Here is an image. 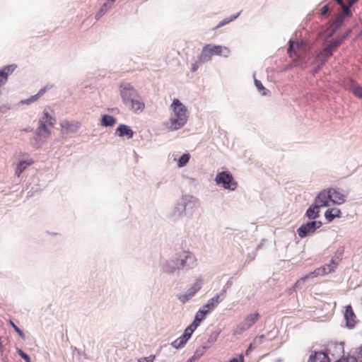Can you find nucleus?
<instances>
[{"label":"nucleus","mask_w":362,"mask_h":362,"mask_svg":"<svg viewBox=\"0 0 362 362\" xmlns=\"http://www.w3.org/2000/svg\"><path fill=\"white\" fill-rule=\"evenodd\" d=\"M120 95L124 105L132 112L139 114L145 109V103L139 92L129 83L119 86Z\"/></svg>","instance_id":"nucleus-1"},{"label":"nucleus","mask_w":362,"mask_h":362,"mask_svg":"<svg viewBox=\"0 0 362 362\" xmlns=\"http://www.w3.org/2000/svg\"><path fill=\"white\" fill-rule=\"evenodd\" d=\"M173 114L167 123L171 130H177L182 127L188 119L187 107L177 98L173 100L170 105Z\"/></svg>","instance_id":"nucleus-2"},{"label":"nucleus","mask_w":362,"mask_h":362,"mask_svg":"<svg viewBox=\"0 0 362 362\" xmlns=\"http://www.w3.org/2000/svg\"><path fill=\"white\" fill-rule=\"evenodd\" d=\"M344 40V37H336L329 42V43L317 55L316 60L320 63V66L328 61L333 52L341 45Z\"/></svg>","instance_id":"nucleus-3"},{"label":"nucleus","mask_w":362,"mask_h":362,"mask_svg":"<svg viewBox=\"0 0 362 362\" xmlns=\"http://www.w3.org/2000/svg\"><path fill=\"white\" fill-rule=\"evenodd\" d=\"M259 317L260 315L257 312L248 314L237 326L233 332V334L239 335L249 329L259 320Z\"/></svg>","instance_id":"nucleus-4"},{"label":"nucleus","mask_w":362,"mask_h":362,"mask_svg":"<svg viewBox=\"0 0 362 362\" xmlns=\"http://www.w3.org/2000/svg\"><path fill=\"white\" fill-rule=\"evenodd\" d=\"M216 182L218 184H222L224 188L230 190H234L237 187V182L234 180L232 175L227 172L218 173L216 177Z\"/></svg>","instance_id":"nucleus-5"},{"label":"nucleus","mask_w":362,"mask_h":362,"mask_svg":"<svg viewBox=\"0 0 362 362\" xmlns=\"http://www.w3.org/2000/svg\"><path fill=\"white\" fill-rule=\"evenodd\" d=\"M332 195L329 188L321 191L315 198V202H316L317 206L322 208L330 206L332 204Z\"/></svg>","instance_id":"nucleus-6"},{"label":"nucleus","mask_w":362,"mask_h":362,"mask_svg":"<svg viewBox=\"0 0 362 362\" xmlns=\"http://www.w3.org/2000/svg\"><path fill=\"white\" fill-rule=\"evenodd\" d=\"M322 226L320 221H313L305 224H303L297 230L298 234L300 238H304L308 233H314L317 228H319Z\"/></svg>","instance_id":"nucleus-7"},{"label":"nucleus","mask_w":362,"mask_h":362,"mask_svg":"<svg viewBox=\"0 0 362 362\" xmlns=\"http://www.w3.org/2000/svg\"><path fill=\"white\" fill-rule=\"evenodd\" d=\"M225 293L226 290H223L220 293H217L203 306V308L209 310V312L213 310L223 300Z\"/></svg>","instance_id":"nucleus-8"},{"label":"nucleus","mask_w":362,"mask_h":362,"mask_svg":"<svg viewBox=\"0 0 362 362\" xmlns=\"http://www.w3.org/2000/svg\"><path fill=\"white\" fill-rule=\"evenodd\" d=\"M344 318L346 320V326L349 328H353L358 322L357 317L351 305H348L346 307L345 313H344Z\"/></svg>","instance_id":"nucleus-9"},{"label":"nucleus","mask_w":362,"mask_h":362,"mask_svg":"<svg viewBox=\"0 0 362 362\" xmlns=\"http://www.w3.org/2000/svg\"><path fill=\"white\" fill-rule=\"evenodd\" d=\"M330 193L332 195V204H342L346 201V195L342 190L335 188H329Z\"/></svg>","instance_id":"nucleus-10"},{"label":"nucleus","mask_w":362,"mask_h":362,"mask_svg":"<svg viewBox=\"0 0 362 362\" xmlns=\"http://www.w3.org/2000/svg\"><path fill=\"white\" fill-rule=\"evenodd\" d=\"M304 49V45L303 42L290 41V45L288 48V53L291 57L294 56L300 57Z\"/></svg>","instance_id":"nucleus-11"},{"label":"nucleus","mask_w":362,"mask_h":362,"mask_svg":"<svg viewBox=\"0 0 362 362\" xmlns=\"http://www.w3.org/2000/svg\"><path fill=\"white\" fill-rule=\"evenodd\" d=\"M327 351L332 356H340L344 353L343 343H330L328 345Z\"/></svg>","instance_id":"nucleus-12"},{"label":"nucleus","mask_w":362,"mask_h":362,"mask_svg":"<svg viewBox=\"0 0 362 362\" xmlns=\"http://www.w3.org/2000/svg\"><path fill=\"white\" fill-rule=\"evenodd\" d=\"M116 134L120 137L126 136L127 139L133 137V130L126 124H119L116 129Z\"/></svg>","instance_id":"nucleus-13"},{"label":"nucleus","mask_w":362,"mask_h":362,"mask_svg":"<svg viewBox=\"0 0 362 362\" xmlns=\"http://www.w3.org/2000/svg\"><path fill=\"white\" fill-rule=\"evenodd\" d=\"M308 362H330V360L327 354L319 351L310 355Z\"/></svg>","instance_id":"nucleus-14"},{"label":"nucleus","mask_w":362,"mask_h":362,"mask_svg":"<svg viewBox=\"0 0 362 362\" xmlns=\"http://www.w3.org/2000/svg\"><path fill=\"white\" fill-rule=\"evenodd\" d=\"M209 50L211 52V56H213V55L227 56L229 54V49L227 47H222L221 45L211 46L209 45Z\"/></svg>","instance_id":"nucleus-15"},{"label":"nucleus","mask_w":362,"mask_h":362,"mask_svg":"<svg viewBox=\"0 0 362 362\" xmlns=\"http://www.w3.org/2000/svg\"><path fill=\"white\" fill-rule=\"evenodd\" d=\"M349 89L357 98L362 100V87L353 80L349 81Z\"/></svg>","instance_id":"nucleus-16"},{"label":"nucleus","mask_w":362,"mask_h":362,"mask_svg":"<svg viewBox=\"0 0 362 362\" xmlns=\"http://www.w3.org/2000/svg\"><path fill=\"white\" fill-rule=\"evenodd\" d=\"M61 127L66 133L74 132L79 127L78 122H72L67 120L63 121L61 123Z\"/></svg>","instance_id":"nucleus-17"},{"label":"nucleus","mask_w":362,"mask_h":362,"mask_svg":"<svg viewBox=\"0 0 362 362\" xmlns=\"http://www.w3.org/2000/svg\"><path fill=\"white\" fill-rule=\"evenodd\" d=\"M341 216V210L337 208L329 209L325 213V217L329 222L332 221L334 218H340Z\"/></svg>","instance_id":"nucleus-18"},{"label":"nucleus","mask_w":362,"mask_h":362,"mask_svg":"<svg viewBox=\"0 0 362 362\" xmlns=\"http://www.w3.org/2000/svg\"><path fill=\"white\" fill-rule=\"evenodd\" d=\"M33 163V160L32 159H28L26 160H22L17 164L15 175L17 177H20L22 173L28 167L29 165Z\"/></svg>","instance_id":"nucleus-19"},{"label":"nucleus","mask_w":362,"mask_h":362,"mask_svg":"<svg viewBox=\"0 0 362 362\" xmlns=\"http://www.w3.org/2000/svg\"><path fill=\"white\" fill-rule=\"evenodd\" d=\"M211 52L209 50V45H206L202 50V52L199 57V62H206L211 60Z\"/></svg>","instance_id":"nucleus-20"},{"label":"nucleus","mask_w":362,"mask_h":362,"mask_svg":"<svg viewBox=\"0 0 362 362\" xmlns=\"http://www.w3.org/2000/svg\"><path fill=\"white\" fill-rule=\"evenodd\" d=\"M321 208L320 206H317V204H316V202H315V205L313 206H310L307 211H306V216L308 218L310 219H315L319 216V209Z\"/></svg>","instance_id":"nucleus-21"},{"label":"nucleus","mask_w":362,"mask_h":362,"mask_svg":"<svg viewBox=\"0 0 362 362\" xmlns=\"http://www.w3.org/2000/svg\"><path fill=\"white\" fill-rule=\"evenodd\" d=\"M47 125L48 124H47L40 122V126L37 128V136L38 137H40V138L43 137L44 139H46L49 136L50 132L48 129Z\"/></svg>","instance_id":"nucleus-22"},{"label":"nucleus","mask_w":362,"mask_h":362,"mask_svg":"<svg viewBox=\"0 0 362 362\" xmlns=\"http://www.w3.org/2000/svg\"><path fill=\"white\" fill-rule=\"evenodd\" d=\"M209 313V310H205L204 308H202V309H200L197 313H196V315H195V318L194 320V321L192 322L193 323H195V325H197V326H199L200 322L204 319L206 315Z\"/></svg>","instance_id":"nucleus-23"},{"label":"nucleus","mask_w":362,"mask_h":362,"mask_svg":"<svg viewBox=\"0 0 362 362\" xmlns=\"http://www.w3.org/2000/svg\"><path fill=\"white\" fill-rule=\"evenodd\" d=\"M115 123H116V119L112 116L107 115L103 116V118L101 120L102 125L105 126V127H111V126H113Z\"/></svg>","instance_id":"nucleus-24"},{"label":"nucleus","mask_w":362,"mask_h":362,"mask_svg":"<svg viewBox=\"0 0 362 362\" xmlns=\"http://www.w3.org/2000/svg\"><path fill=\"white\" fill-rule=\"evenodd\" d=\"M39 122L47 124L48 126L52 127L54 124V119L47 112H44L43 116L40 118Z\"/></svg>","instance_id":"nucleus-25"},{"label":"nucleus","mask_w":362,"mask_h":362,"mask_svg":"<svg viewBox=\"0 0 362 362\" xmlns=\"http://www.w3.org/2000/svg\"><path fill=\"white\" fill-rule=\"evenodd\" d=\"M187 341L188 339L182 334L181 337L175 340L172 343V345L176 349H180L183 347Z\"/></svg>","instance_id":"nucleus-26"},{"label":"nucleus","mask_w":362,"mask_h":362,"mask_svg":"<svg viewBox=\"0 0 362 362\" xmlns=\"http://www.w3.org/2000/svg\"><path fill=\"white\" fill-rule=\"evenodd\" d=\"M209 347V345H203L199 346L198 349H197L196 351L194 352L193 356V358H195L196 360L202 356L204 355V354L206 352V349Z\"/></svg>","instance_id":"nucleus-27"},{"label":"nucleus","mask_w":362,"mask_h":362,"mask_svg":"<svg viewBox=\"0 0 362 362\" xmlns=\"http://www.w3.org/2000/svg\"><path fill=\"white\" fill-rule=\"evenodd\" d=\"M197 327H198V326H197V325H195V323H193V322H192L189 326H188V327L185 329V332H184L183 335H184V336H185L187 339H189L191 337V336H192V333H193V332H194V330L197 328Z\"/></svg>","instance_id":"nucleus-28"},{"label":"nucleus","mask_w":362,"mask_h":362,"mask_svg":"<svg viewBox=\"0 0 362 362\" xmlns=\"http://www.w3.org/2000/svg\"><path fill=\"white\" fill-rule=\"evenodd\" d=\"M341 6L342 8V13L340 15V16L339 17V18H340V21H342V18L344 16H347V17L351 16V11L350 10V8L351 6H349V4L347 5H345L344 4L343 5H341Z\"/></svg>","instance_id":"nucleus-29"},{"label":"nucleus","mask_w":362,"mask_h":362,"mask_svg":"<svg viewBox=\"0 0 362 362\" xmlns=\"http://www.w3.org/2000/svg\"><path fill=\"white\" fill-rule=\"evenodd\" d=\"M45 93V89L42 88L36 95L32 96L31 98H28V100H24L23 103L30 104V103H33L35 100H36L39 97Z\"/></svg>","instance_id":"nucleus-30"},{"label":"nucleus","mask_w":362,"mask_h":362,"mask_svg":"<svg viewBox=\"0 0 362 362\" xmlns=\"http://www.w3.org/2000/svg\"><path fill=\"white\" fill-rule=\"evenodd\" d=\"M255 86L257 87V90H259V92L262 95H266L267 93V90L263 86V85L262 84V83L255 79Z\"/></svg>","instance_id":"nucleus-31"},{"label":"nucleus","mask_w":362,"mask_h":362,"mask_svg":"<svg viewBox=\"0 0 362 362\" xmlns=\"http://www.w3.org/2000/svg\"><path fill=\"white\" fill-rule=\"evenodd\" d=\"M189 160V154H183L178 160V166L179 167H183L185 166Z\"/></svg>","instance_id":"nucleus-32"},{"label":"nucleus","mask_w":362,"mask_h":362,"mask_svg":"<svg viewBox=\"0 0 362 362\" xmlns=\"http://www.w3.org/2000/svg\"><path fill=\"white\" fill-rule=\"evenodd\" d=\"M202 280L199 278L196 280L195 283L192 286V289L198 292L202 288Z\"/></svg>","instance_id":"nucleus-33"},{"label":"nucleus","mask_w":362,"mask_h":362,"mask_svg":"<svg viewBox=\"0 0 362 362\" xmlns=\"http://www.w3.org/2000/svg\"><path fill=\"white\" fill-rule=\"evenodd\" d=\"M336 362H358L357 358L354 356H346L339 358Z\"/></svg>","instance_id":"nucleus-34"},{"label":"nucleus","mask_w":362,"mask_h":362,"mask_svg":"<svg viewBox=\"0 0 362 362\" xmlns=\"http://www.w3.org/2000/svg\"><path fill=\"white\" fill-rule=\"evenodd\" d=\"M192 298V294H189L188 292L186 294H182L178 296L179 300L183 303H186Z\"/></svg>","instance_id":"nucleus-35"},{"label":"nucleus","mask_w":362,"mask_h":362,"mask_svg":"<svg viewBox=\"0 0 362 362\" xmlns=\"http://www.w3.org/2000/svg\"><path fill=\"white\" fill-rule=\"evenodd\" d=\"M107 3H105L103 6V7L100 8V10L99 11V12L97 13L96 15V18H99L100 17H101L103 13L107 11Z\"/></svg>","instance_id":"nucleus-36"},{"label":"nucleus","mask_w":362,"mask_h":362,"mask_svg":"<svg viewBox=\"0 0 362 362\" xmlns=\"http://www.w3.org/2000/svg\"><path fill=\"white\" fill-rule=\"evenodd\" d=\"M11 325H12V327H13V329H15V331L18 334V335L21 337V338H24V334L23 333V332L19 329V327H18L13 322L11 321Z\"/></svg>","instance_id":"nucleus-37"},{"label":"nucleus","mask_w":362,"mask_h":362,"mask_svg":"<svg viewBox=\"0 0 362 362\" xmlns=\"http://www.w3.org/2000/svg\"><path fill=\"white\" fill-rule=\"evenodd\" d=\"M185 259H182V260H181V266H182V267L185 266L186 260H187V259H192V262H194V257H192V256H191V255H189V254H187V255L185 256Z\"/></svg>","instance_id":"nucleus-38"},{"label":"nucleus","mask_w":362,"mask_h":362,"mask_svg":"<svg viewBox=\"0 0 362 362\" xmlns=\"http://www.w3.org/2000/svg\"><path fill=\"white\" fill-rule=\"evenodd\" d=\"M155 356L151 355L148 357H144V358H142L143 361L139 360L138 362H153Z\"/></svg>","instance_id":"nucleus-39"},{"label":"nucleus","mask_w":362,"mask_h":362,"mask_svg":"<svg viewBox=\"0 0 362 362\" xmlns=\"http://www.w3.org/2000/svg\"><path fill=\"white\" fill-rule=\"evenodd\" d=\"M19 353V355L26 361V362H30V357L29 356L25 354V352H23L22 350H19L18 351Z\"/></svg>","instance_id":"nucleus-40"},{"label":"nucleus","mask_w":362,"mask_h":362,"mask_svg":"<svg viewBox=\"0 0 362 362\" xmlns=\"http://www.w3.org/2000/svg\"><path fill=\"white\" fill-rule=\"evenodd\" d=\"M228 362H244V358L242 354L239 355L237 358H233L229 360Z\"/></svg>","instance_id":"nucleus-41"},{"label":"nucleus","mask_w":362,"mask_h":362,"mask_svg":"<svg viewBox=\"0 0 362 362\" xmlns=\"http://www.w3.org/2000/svg\"><path fill=\"white\" fill-rule=\"evenodd\" d=\"M356 356L357 361L360 360L361 361H362V345L358 348L356 352Z\"/></svg>","instance_id":"nucleus-42"},{"label":"nucleus","mask_w":362,"mask_h":362,"mask_svg":"<svg viewBox=\"0 0 362 362\" xmlns=\"http://www.w3.org/2000/svg\"><path fill=\"white\" fill-rule=\"evenodd\" d=\"M329 11L328 6L325 5L321 8V14L325 15Z\"/></svg>","instance_id":"nucleus-43"},{"label":"nucleus","mask_w":362,"mask_h":362,"mask_svg":"<svg viewBox=\"0 0 362 362\" xmlns=\"http://www.w3.org/2000/svg\"><path fill=\"white\" fill-rule=\"evenodd\" d=\"M358 1V0H349V2H348L349 6H352Z\"/></svg>","instance_id":"nucleus-44"},{"label":"nucleus","mask_w":362,"mask_h":362,"mask_svg":"<svg viewBox=\"0 0 362 362\" xmlns=\"http://www.w3.org/2000/svg\"><path fill=\"white\" fill-rule=\"evenodd\" d=\"M189 294H192V297L194 296V295L197 293L194 291V289H192V287L188 290L187 291Z\"/></svg>","instance_id":"nucleus-45"},{"label":"nucleus","mask_w":362,"mask_h":362,"mask_svg":"<svg viewBox=\"0 0 362 362\" xmlns=\"http://www.w3.org/2000/svg\"><path fill=\"white\" fill-rule=\"evenodd\" d=\"M197 69H198V64H197V63H194L192 66V71H197Z\"/></svg>","instance_id":"nucleus-46"},{"label":"nucleus","mask_w":362,"mask_h":362,"mask_svg":"<svg viewBox=\"0 0 362 362\" xmlns=\"http://www.w3.org/2000/svg\"><path fill=\"white\" fill-rule=\"evenodd\" d=\"M228 23V21H222V22H221V23H220L216 26V28H220V27H221L222 25H225V24H226V23Z\"/></svg>","instance_id":"nucleus-47"},{"label":"nucleus","mask_w":362,"mask_h":362,"mask_svg":"<svg viewBox=\"0 0 362 362\" xmlns=\"http://www.w3.org/2000/svg\"><path fill=\"white\" fill-rule=\"evenodd\" d=\"M335 1L337 3V4H339V6L344 4L343 0H335Z\"/></svg>","instance_id":"nucleus-48"},{"label":"nucleus","mask_w":362,"mask_h":362,"mask_svg":"<svg viewBox=\"0 0 362 362\" xmlns=\"http://www.w3.org/2000/svg\"><path fill=\"white\" fill-rule=\"evenodd\" d=\"M196 359L193 358V356H192L189 359H188L186 362H194Z\"/></svg>","instance_id":"nucleus-49"},{"label":"nucleus","mask_w":362,"mask_h":362,"mask_svg":"<svg viewBox=\"0 0 362 362\" xmlns=\"http://www.w3.org/2000/svg\"><path fill=\"white\" fill-rule=\"evenodd\" d=\"M174 271H175V269H168L166 270V272H169V273H173V272H174Z\"/></svg>","instance_id":"nucleus-50"},{"label":"nucleus","mask_w":362,"mask_h":362,"mask_svg":"<svg viewBox=\"0 0 362 362\" xmlns=\"http://www.w3.org/2000/svg\"><path fill=\"white\" fill-rule=\"evenodd\" d=\"M115 0H107V2H108V3H109V2H110V3H113V2H115Z\"/></svg>","instance_id":"nucleus-51"},{"label":"nucleus","mask_w":362,"mask_h":362,"mask_svg":"<svg viewBox=\"0 0 362 362\" xmlns=\"http://www.w3.org/2000/svg\"><path fill=\"white\" fill-rule=\"evenodd\" d=\"M311 276H312V274H310L307 275L305 278H308V277H310Z\"/></svg>","instance_id":"nucleus-52"}]
</instances>
